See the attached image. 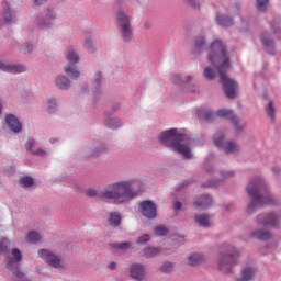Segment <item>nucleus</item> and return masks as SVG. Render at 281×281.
Returning <instances> with one entry per match:
<instances>
[{"label": "nucleus", "mask_w": 281, "mask_h": 281, "mask_svg": "<svg viewBox=\"0 0 281 281\" xmlns=\"http://www.w3.org/2000/svg\"><path fill=\"white\" fill-rule=\"evenodd\" d=\"M154 232L156 236H166L168 234V227H166L165 225H160L157 226Z\"/></svg>", "instance_id": "45"}, {"label": "nucleus", "mask_w": 281, "mask_h": 281, "mask_svg": "<svg viewBox=\"0 0 281 281\" xmlns=\"http://www.w3.org/2000/svg\"><path fill=\"white\" fill-rule=\"evenodd\" d=\"M38 256L46 262V265H49V267H53L54 269H65V260H63V257L49 249H40Z\"/></svg>", "instance_id": "8"}, {"label": "nucleus", "mask_w": 281, "mask_h": 281, "mask_svg": "<svg viewBox=\"0 0 281 281\" xmlns=\"http://www.w3.org/2000/svg\"><path fill=\"white\" fill-rule=\"evenodd\" d=\"M81 93H89V83H83L80 89Z\"/></svg>", "instance_id": "51"}, {"label": "nucleus", "mask_w": 281, "mask_h": 281, "mask_svg": "<svg viewBox=\"0 0 281 281\" xmlns=\"http://www.w3.org/2000/svg\"><path fill=\"white\" fill-rule=\"evenodd\" d=\"M223 133H217L214 136V144L215 146H217L218 148H224L225 153L227 155L232 154V153H238V150H240V146H238V144L228 140V142H223Z\"/></svg>", "instance_id": "10"}, {"label": "nucleus", "mask_w": 281, "mask_h": 281, "mask_svg": "<svg viewBox=\"0 0 281 281\" xmlns=\"http://www.w3.org/2000/svg\"><path fill=\"white\" fill-rule=\"evenodd\" d=\"M222 175L225 179H229V177H234V171H224Z\"/></svg>", "instance_id": "54"}, {"label": "nucleus", "mask_w": 281, "mask_h": 281, "mask_svg": "<svg viewBox=\"0 0 281 281\" xmlns=\"http://www.w3.org/2000/svg\"><path fill=\"white\" fill-rule=\"evenodd\" d=\"M2 19L4 23H14L16 21V12L10 8V2L8 0L2 1Z\"/></svg>", "instance_id": "16"}, {"label": "nucleus", "mask_w": 281, "mask_h": 281, "mask_svg": "<svg viewBox=\"0 0 281 281\" xmlns=\"http://www.w3.org/2000/svg\"><path fill=\"white\" fill-rule=\"evenodd\" d=\"M140 239H142V238H138L137 243H139Z\"/></svg>", "instance_id": "60"}, {"label": "nucleus", "mask_w": 281, "mask_h": 281, "mask_svg": "<svg viewBox=\"0 0 281 281\" xmlns=\"http://www.w3.org/2000/svg\"><path fill=\"white\" fill-rule=\"evenodd\" d=\"M145 27H148L146 23H145Z\"/></svg>", "instance_id": "61"}, {"label": "nucleus", "mask_w": 281, "mask_h": 281, "mask_svg": "<svg viewBox=\"0 0 281 281\" xmlns=\"http://www.w3.org/2000/svg\"><path fill=\"white\" fill-rule=\"evenodd\" d=\"M252 236L259 238V240H269V238H271V234L263 229L252 232Z\"/></svg>", "instance_id": "39"}, {"label": "nucleus", "mask_w": 281, "mask_h": 281, "mask_svg": "<svg viewBox=\"0 0 281 281\" xmlns=\"http://www.w3.org/2000/svg\"><path fill=\"white\" fill-rule=\"evenodd\" d=\"M254 276H256V269L246 267L243 269L241 278L237 281H251L254 280Z\"/></svg>", "instance_id": "31"}, {"label": "nucleus", "mask_w": 281, "mask_h": 281, "mask_svg": "<svg viewBox=\"0 0 281 281\" xmlns=\"http://www.w3.org/2000/svg\"><path fill=\"white\" fill-rule=\"evenodd\" d=\"M108 269H110L111 271H115V269H117V263H115V261L110 262Z\"/></svg>", "instance_id": "53"}, {"label": "nucleus", "mask_w": 281, "mask_h": 281, "mask_svg": "<svg viewBox=\"0 0 281 281\" xmlns=\"http://www.w3.org/2000/svg\"><path fill=\"white\" fill-rule=\"evenodd\" d=\"M0 71H4V74H25L27 71V67L23 64L19 63H5L0 60Z\"/></svg>", "instance_id": "12"}, {"label": "nucleus", "mask_w": 281, "mask_h": 281, "mask_svg": "<svg viewBox=\"0 0 281 281\" xmlns=\"http://www.w3.org/2000/svg\"><path fill=\"white\" fill-rule=\"evenodd\" d=\"M54 82L59 91H69L71 89V79L65 75H57Z\"/></svg>", "instance_id": "19"}, {"label": "nucleus", "mask_w": 281, "mask_h": 281, "mask_svg": "<svg viewBox=\"0 0 281 281\" xmlns=\"http://www.w3.org/2000/svg\"><path fill=\"white\" fill-rule=\"evenodd\" d=\"M64 71L71 80H78V78H80V70H78L76 64H67L64 67Z\"/></svg>", "instance_id": "25"}, {"label": "nucleus", "mask_w": 281, "mask_h": 281, "mask_svg": "<svg viewBox=\"0 0 281 281\" xmlns=\"http://www.w3.org/2000/svg\"><path fill=\"white\" fill-rule=\"evenodd\" d=\"M149 238H150V236L144 235V236L142 237V241H143V243H147V240H149Z\"/></svg>", "instance_id": "56"}, {"label": "nucleus", "mask_w": 281, "mask_h": 281, "mask_svg": "<svg viewBox=\"0 0 281 281\" xmlns=\"http://www.w3.org/2000/svg\"><path fill=\"white\" fill-rule=\"evenodd\" d=\"M49 142H50V144H58V138L53 137L49 139Z\"/></svg>", "instance_id": "58"}, {"label": "nucleus", "mask_w": 281, "mask_h": 281, "mask_svg": "<svg viewBox=\"0 0 281 281\" xmlns=\"http://www.w3.org/2000/svg\"><path fill=\"white\" fill-rule=\"evenodd\" d=\"M267 113H268V116L271 117V120H273V117H276V108L273 106L272 101H270V103L267 106Z\"/></svg>", "instance_id": "48"}, {"label": "nucleus", "mask_w": 281, "mask_h": 281, "mask_svg": "<svg viewBox=\"0 0 281 281\" xmlns=\"http://www.w3.org/2000/svg\"><path fill=\"white\" fill-rule=\"evenodd\" d=\"M83 47L88 54H95V52H98V48L95 47V44H93V37H91V35L86 36L83 41Z\"/></svg>", "instance_id": "29"}, {"label": "nucleus", "mask_w": 281, "mask_h": 281, "mask_svg": "<svg viewBox=\"0 0 281 281\" xmlns=\"http://www.w3.org/2000/svg\"><path fill=\"white\" fill-rule=\"evenodd\" d=\"M26 41L36 45V43H38V31L34 29L29 30L26 32Z\"/></svg>", "instance_id": "37"}, {"label": "nucleus", "mask_w": 281, "mask_h": 281, "mask_svg": "<svg viewBox=\"0 0 281 281\" xmlns=\"http://www.w3.org/2000/svg\"><path fill=\"white\" fill-rule=\"evenodd\" d=\"M184 3H188V5H191V8H199V1L196 0H183Z\"/></svg>", "instance_id": "50"}, {"label": "nucleus", "mask_w": 281, "mask_h": 281, "mask_svg": "<svg viewBox=\"0 0 281 281\" xmlns=\"http://www.w3.org/2000/svg\"><path fill=\"white\" fill-rule=\"evenodd\" d=\"M278 221H280V216L270 213V214H260L257 217L258 225L262 227H278Z\"/></svg>", "instance_id": "14"}, {"label": "nucleus", "mask_w": 281, "mask_h": 281, "mask_svg": "<svg viewBox=\"0 0 281 281\" xmlns=\"http://www.w3.org/2000/svg\"><path fill=\"white\" fill-rule=\"evenodd\" d=\"M194 207L200 209V210H207L210 205H212V196L210 195H202L200 199H198L193 203Z\"/></svg>", "instance_id": "26"}, {"label": "nucleus", "mask_w": 281, "mask_h": 281, "mask_svg": "<svg viewBox=\"0 0 281 281\" xmlns=\"http://www.w3.org/2000/svg\"><path fill=\"white\" fill-rule=\"evenodd\" d=\"M66 60L70 63V65H78L80 63V48L76 46H71L66 52Z\"/></svg>", "instance_id": "21"}, {"label": "nucleus", "mask_w": 281, "mask_h": 281, "mask_svg": "<svg viewBox=\"0 0 281 281\" xmlns=\"http://www.w3.org/2000/svg\"><path fill=\"white\" fill-rule=\"evenodd\" d=\"M58 21V13L56 9L47 7L35 14L34 23L42 32H49L56 27Z\"/></svg>", "instance_id": "7"}, {"label": "nucleus", "mask_w": 281, "mask_h": 281, "mask_svg": "<svg viewBox=\"0 0 281 281\" xmlns=\"http://www.w3.org/2000/svg\"><path fill=\"white\" fill-rule=\"evenodd\" d=\"M158 142H160L162 146H167V148L173 150V153L182 155L184 159H192L190 142L186 139V135L179 134L177 128L161 132L158 136Z\"/></svg>", "instance_id": "4"}, {"label": "nucleus", "mask_w": 281, "mask_h": 281, "mask_svg": "<svg viewBox=\"0 0 281 281\" xmlns=\"http://www.w3.org/2000/svg\"><path fill=\"white\" fill-rule=\"evenodd\" d=\"M247 192L251 199V202L247 207L248 214H254V212L260 210V207H265V205H273V203H276L273 196L267 191V184L260 178L249 182Z\"/></svg>", "instance_id": "3"}, {"label": "nucleus", "mask_w": 281, "mask_h": 281, "mask_svg": "<svg viewBox=\"0 0 281 281\" xmlns=\"http://www.w3.org/2000/svg\"><path fill=\"white\" fill-rule=\"evenodd\" d=\"M130 276L134 280H142V265L133 263L130 268Z\"/></svg>", "instance_id": "32"}, {"label": "nucleus", "mask_w": 281, "mask_h": 281, "mask_svg": "<svg viewBox=\"0 0 281 281\" xmlns=\"http://www.w3.org/2000/svg\"><path fill=\"white\" fill-rule=\"evenodd\" d=\"M203 45H205V38L198 37L194 43L195 52H201V49H203Z\"/></svg>", "instance_id": "46"}, {"label": "nucleus", "mask_w": 281, "mask_h": 281, "mask_svg": "<svg viewBox=\"0 0 281 281\" xmlns=\"http://www.w3.org/2000/svg\"><path fill=\"white\" fill-rule=\"evenodd\" d=\"M240 251L231 244H224L220 247L218 267L223 273H231L232 268L238 265Z\"/></svg>", "instance_id": "6"}, {"label": "nucleus", "mask_w": 281, "mask_h": 281, "mask_svg": "<svg viewBox=\"0 0 281 281\" xmlns=\"http://www.w3.org/2000/svg\"><path fill=\"white\" fill-rule=\"evenodd\" d=\"M269 5V0H257V8L260 12H265Z\"/></svg>", "instance_id": "47"}, {"label": "nucleus", "mask_w": 281, "mask_h": 281, "mask_svg": "<svg viewBox=\"0 0 281 281\" xmlns=\"http://www.w3.org/2000/svg\"><path fill=\"white\" fill-rule=\"evenodd\" d=\"M195 223H198V225H201V227H210V215L207 214L196 215Z\"/></svg>", "instance_id": "35"}, {"label": "nucleus", "mask_w": 281, "mask_h": 281, "mask_svg": "<svg viewBox=\"0 0 281 281\" xmlns=\"http://www.w3.org/2000/svg\"><path fill=\"white\" fill-rule=\"evenodd\" d=\"M112 12H114L116 25L123 41L130 43V41H133V26H131V16L124 11V2L122 0L114 1Z\"/></svg>", "instance_id": "5"}, {"label": "nucleus", "mask_w": 281, "mask_h": 281, "mask_svg": "<svg viewBox=\"0 0 281 281\" xmlns=\"http://www.w3.org/2000/svg\"><path fill=\"white\" fill-rule=\"evenodd\" d=\"M4 122L9 131H11V133H14L15 135H19V133L23 131V124L21 123L19 117L14 114H5Z\"/></svg>", "instance_id": "13"}, {"label": "nucleus", "mask_w": 281, "mask_h": 281, "mask_svg": "<svg viewBox=\"0 0 281 281\" xmlns=\"http://www.w3.org/2000/svg\"><path fill=\"white\" fill-rule=\"evenodd\" d=\"M124 122L120 117H108L105 120V126L108 128H112V131H115V128H120V126H123Z\"/></svg>", "instance_id": "30"}, {"label": "nucleus", "mask_w": 281, "mask_h": 281, "mask_svg": "<svg viewBox=\"0 0 281 281\" xmlns=\"http://www.w3.org/2000/svg\"><path fill=\"white\" fill-rule=\"evenodd\" d=\"M108 223L110 227H120V225H122V213L119 211L110 212Z\"/></svg>", "instance_id": "24"}, {"label": "nucleus", "mask_w": 281, "mask_h": 281, "mask_svg": "<svg viewBox=\"0 0 281 281\" xmlns=\"http://www.w3.org/2000/svg\"><path fill=\"white\" fill-rule=\"evenodd\" d=\"M8 247H10V240L5 237L0 238V255L8 254Z\"/></svg>", "instance_id": "41"}, {"label": "nucleus", "mask_w": 281, "mask_h": 281, "mask_svg": "<svg viewBox=\"0 0 281 281\" xmlns=\"http://www.w3.org/2000/svg\"><path fill=\"white\" fill-rule=\"evenodd\" d=\"M143 216L146 218L153 220L157 218V204L150 200L142 202Z\"/></svg>", "instance_id": "15"}, {"label": "nucleus", "mask_w": 281, "mask_h": 281, "mask_svg": "<svg viewBox=\"0 0 281 281\" xmlns=\"http://www.w3.org/2000/svg\"><path fill=\"white\" fill-rule=\"evenodd\" d=\"M138 210H142V203L138 204Z\"/></svg>", "instance_id": "59"}, {"label": "nucleus", "mask_w": 281, "mask_h": 281, "mask_svg": "<svg viewBox=\"0 0 281 281\" xmlns=\"http://www.w3.org/2000/svg\"><path fill=\"white\" fill-rule=\"evenodd\" d=\"M16 48L19 49L20 54L27 55V54H32V52L36 49V44H34L33 42H27L26 40H25V43L23 44H20L19 42L13 41L12 49H16Z\"/></svg>", "instance_id": "18"}, {"label": "nucleus", "mask_w": 281, "mask_h": 281, "mask_svg": "<svg viewBox=\"0 0 281 281\" xmlns=\"http://www.w3.org/2000/svg\"><path fill=\"white\" fill-rule=\"evenodd\" d=\"M204 78H206V80H214V78H216V72H214L211 67H206L204 69Z\"/></svg>", "instance_id": "43"}, {"label": "nucleus", "mask_w": 281, "mask_h": 281, "mask_svg": "<svg viewBox=\"0 0 281 281\" xmlns=\"http://www.w3.org/2000/svg\"><path fill=\"white\" fill-rule=\"evenodd\" d=\"M25 150L30 155H33L34 157H47V149H44L43 147H38V143L36 139L29 137L25 143Z\"/></svg>", "instance_id": "11"}, {"label": "nucleus", "mask_w": 281, "mask_h": 281, "mask_svg": "<svg viewBox=\"0 0 281 281\" xmlns=\"http://www.w3.org/2000/svg\"><path fill=\"white\" fill-rule=\"evenodd\" d=\"M209 60L220 72L221 82L224 87L226 97L232 99L236 98V93H238V83L226 75L227 71H229V57L227 56L225 45H223L221 40H216L212 43Z\"/></svg>", "instance_id": "2"}, {"label": "nucleus", "mask_w": 281, "mask_h": 281, "mask_svg": "<svg viewBox=\"0 0 281 281\" xmlns=\"http://www.w3.org/2000/svg\"><path fill=\"white\" fill-rule=\"evenodd\" d=\"M131 5H134V8H139L140 0H128Z\"/></svg>", "instance_id": "52"}, {"label": "nucleus", "mask_w": 281, "mask_h": 281, "mask_svg": "<svg viewBox=\"0 0 281 281\" xmlns=\"http://www.w3.org/2000/svg\"><path fill=\"white\" fill-rule=\"evenodd\" d=\"M3 113V102L0 100V117Z\"/></svg>", "instance_id": "57"}, {"label": "nucleus", "mask_w": 281, "mask_h": 281, "mask_svg": "<svg viewBox=\"0 0 281 281\" xmlns=\"http://www.w3.org/2000/svg\"><path fill=\"white\" fill-rule=\"evenodd\" d=\"M25 240L29 245H36V243H41V240H43V235L38 232L30 231L26 234Z\"/></svg>", "instance_id": "28"}, {"label": "nucleus", "mask_w": 281, "mask_h": 281, "mask_svg": "<svg viewBox=\"0 0 281 281\" xmlns=\"http://www.w3.org/2000/svg\"><path fill=\"white\" fill-rule=\"evenodd\" d=\"M172 269H175V265L172 262H165L161 267H160V271L162 273H171Z\"/></svg>", "instance_id": "44"}, {"label": "nucleus", "mask_w": 281, "mask_h": 281, "mask_svg": "<svg viewBox=\"0 0 281 281\" xmlns=\"http://www.w3.org/2000/svg\"><path fill=\"white\" fill-rule=\"evenodd\" d=\"M203 260H204L203 255L194 254V255L189 256L188 265H190L191 267H196V265H201V262H203Z\"/></svg>", "instance_id": "34"}, {"label": "nucleus", "mask_w": 281, "mask_h": 281, "mask_svg": "<svg viewBox=\"0 0 281 281\" xmlns=\"http://www.w3.org/2000/svg\"><path fill=\"white\" fill-rule=\"evenodd\" d=\"M102 85H104V78L102 77V72L97 71L94 74V77L92 79V85H91V91L94 98H98V95L102 93Z\"/></svg>", "instance_id": "17"}, {"label": "nucleus", "mask_w": 281, "mask_h": 281, "mask_svg": "<svg viewBox=\"0 0 281 281\" xmlns=\"http://www.w3.org/2000/svg\"><path fill=\"white\" fill-rule=\"evenodd\" d=\"M109 247L111 251H114V254H124L128 251V249H133V243L131 241L110 243Z\"/></svg>", "instance_id": "20"}, {"label": "nucleus", "mask_w": 281, "mask_h": 281, "mask_svg": "<svg viewBox=\"0 0 281 281\" xmlns=\"http://www.w3.org/2000/svg\"><path fill=\"white\" fill-rule=\"evenodd\" d=\"M19 183L22 188H32L34 186V178L32 176H23L20 178Z\"/></svg>", "instance_id": "36"}, {"label": "nucleus", "mask_w": 281, "mask_h": 281, "mask_svg": "<svg viewBox=\"0 0 281 281\" xmlns=\"http://www.w3.org/2000/svg\"><path fill=\"white\" fill-rule=\"evenodd\" d=\"M216 21L218 25H222V27H232V25H234V20L227 15H218Z\"/></svg>", "instance_id": "33"}, {"label": "nucleus", "mask_w": 281, "mask_h": 281, "mask_svg": "<svg viewBox=\"0 0 281 281\" xmlns=\"http://www.w3.org/2000/svg\"><path fill=\"white\" fill-rule=\"evenodd\" d=\"M261 41L266 47V52L273 56L276 54V48L273 47V41L271 40V35H269V33H263Z\"/></svg>", "instance_id": "27"}, {"label": "nucleus", "mask_w": 281, "mask_h": 281, "mask_svg": "<svg viewBox=\"0 0 281 281\" xmlns=\"http://www.w3.org/2000/svg\"><path fill=\"white\" fill-rule=\"evenodd\" d=\"M214 115H217L218 117H226V120H231L234 124H236V128L238 131V117L234 115V111L221 109Z\"/></svg>", "instance_id": "23"}, {"label": "nucleus", "mask_w": 281, "mask_h": 281, "mask_svg": "<svg viewBox=\"0 0 281 281\" xmlns=\"http://www.w3.org/2000/svg\"><path fill=\"white\" fill-rule=\"evenodd\" d=\"M171 80L172 82H175V85H188V82L192 80V77L187 76L186 79H181V75L176 74V75H172Z\"/></svg>", "instance_id": "40"}, {"label": "nucleus", "mask_w": 281, "mask_h": 281, "mask_svg": "<svg viewBox=\"0 0 281 281\" xmlns=\"http://www.w3.org/2000/svg\"><path fill=\"white\" fill-rule=\"evenodd\" d=\"M31 1L35 8H41V5H45V3H47L49 0H31Z\"/></svg>", "instance_id": "49"}, {"label": "nucleus", "mask_w": 281, "mask_h": 281, "mask_svg": "<svg viewBox=\"0 0 281 281\" xmlns=\"http://www.w3.org/2000/svg\"><path fill=\"white\" fill-rule=\"evenodd\" d=\"M106 153V145L104 143L100 142H93L89 144L85 149V158L86 159H98V157H101V155H104Z\"/></svg>", "instance_id": "9"}, {"label": "nucleus", "mask_w": 281, "mask_h": 281, "mask_svg": "<svg viewBox=\"0 0 281 281\" xmlns=\"http://www.w3.org/2000/svg\"><path fill=\"white\" fill-rule=\"evenodd\" d=\"M45 111L48 113V115H56L58 113V99L55 97H50L46 99L45 103Z\"/></svg>", "instance_id": "22"}, {"label": "nucleus", "mask_w": 281, "mask_h": 281, "mask_svg": "<svg viewBox=\"0 0 281 281\" xmlns=\"http://www.w3.org/2000/svg\"><path fill=\"white\" fill-rule=\"evenodd\" d=\"M139 192H142V180L132 178L111 182L100 192L94 188H89L86 190V196L90 199L99 196V199L109 201L113 203V205H126V203H131L133 199H137Z\"/></svg>", "instance_id": "1"}, {"label": "nucleus", "mask_w": 281, "mask_h": 281, "mask_svg": "<svg viewBox=\"0 0 281 281\" xmlns=\"http://www.w3.org/2000/svg\"><path fill=\"white\" fill-rule=\"evenodd\" d=\"M173 207H175L176 211L180 210L181 209V202H175Z\"/></svg>", "instance_id": "55"}, {"label": "nucleus", "mask_w": 281, "mask_h": 281, "mask_svg": "<svg viewBox=\"0 0 281 281\" xmlns=\"http://www.w3.org/2000/svg\"><path fill=\"white\" fill-rule=\"evenodd\" d=\"M198 115L201 120H204V122H212V120L214 119V114L210 111H205L203 109H200L198 111Z\"/></svg>", "instance_id": "38"}, {"label": "nucleus", "mask_w": 281, "mask_h": 281, "mask_svg": "<svg viewBox=\"0 0 281 281\" xmlns=\"http://www.w3.org/2000/svg\"><path fill=\"white\" fill-rule=\"evenodd\" d=\"M144 254L147 258H154V256H157V254H159V249L154 247H145Z\"/></svg>", "instance_id": "42"}]
</instances>
